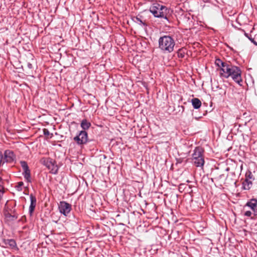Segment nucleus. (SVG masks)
Returning <instances> with one entry per match:
<instances>
[{"mask_svg":"<svg viewBox=\"0 0 257 257\" xmlns=\"http://www.w3.org/2000/svg\"><path fill=\"white\" fill-rule=\"evenodd\" d=\"M215 64L216 66L220 68V72H222V69L224 68L227 65L228 63L223 62L220 59H216Z\"/></svg>","mask_w":257,"mask_h":257,"instance_id":"obj_16","label":"nucleus"},{"mask_svg":"<svg viewBox=\"0 0 257 257\" xmlns=\"http://www.w3.org/2000/svg\"><path fill=\"white\" fill-rule=\"evenodd\" d=\"M252 182L250 180L245 179L242 183V189L248 190L252 186Z\"/></svg>","mask_w":257,"mask_h":257,"instance_id":"obj_17","label":"nucleus"},{"mask_svg":"<svg viewBox=\"0 0 257 257\" xmlns=\"http://www.w3.org/2000/svg\"><path fill=\"white\" fill-rule=\"evenodd\" d=\"M27 67L30 70H31V69H32L33 68V65L31 63H30V62H28L27 63Z\"/></svg>","mask_w":257,"mask_h":257,"instance_id":"obj_27","label":"nucleus"},{"mask_svg":"<svg viewBox=\"0 0 257 257\" xmlns=\"http://www.w3.org/2000/svg\"><path fill=\"white\" fill-rule=\"evenodd\" d=\"M241 74V71L239 67L229 63H228L224 69L222 68V72L220 73L221 77L225 78L231 77L235 82L240 85H241V83L242 82Z\"/></svg>","mask_w":257,"mask_h":257,"instance_id":"obj_1","label":"nucleus"},{"mask_svg":"<svg viewBox=\"0 0 257 257\" xmlns=\"http://www.w3.org/2000/svg\"><path fill=\"white\" fill-rule=\"evenodd\" d=\"M150 11L155 17L164 18L169 21L170 10L165 6L154 3L150 7Z\"/></svg>","mask_w":257,"mask_h":257,"instance_id":"obj_2","label":"nucleus"},{"mask_svg":"<svg viewBox=\"0 0 257 257\" xmlns=\"http://www.w3.org/2000/svg\"><path fill=\"white\" fill-rule=\"evenodd\" d=\"M183 184H180V186H179V189H182V188H181V186H182Z\"/></svg>","mask_w":257,"mask_h":257,"instance_id":"obj_29","label":"nucleus"},{"mask_svg":"<svg viewBox=\"0 0 257 257\" xmlns=\"http://www.w3.org/2000/svg\"><path fill=\"white\" fill-rule=\"evenodd\" d=\"M74 141L81 149L83 148L84 145L88 142V136L87 133L85 131H81L79 134L73 138Z\"/></svg>","mask_w":257,"mask_h":257,"instance_id":"obj_6","label":"nucleus"},{"mask_svg":"<svg viewBox=\"0 0 257 257\" xmlns=\"http://www.w3.org/2000/svg\"><path fill=\"white\" fill-rule=\"evenodd\" d=\"M31 204L29 207V213L32 215L36 206L37 199L36 197L32 194L30 195Z\"/></svg>","mask_w":257,"mask_h":257,"instance_id":"obj_11","label":"nucleus"},{"mask_svg":"<svg viewBox=\"0 0 257 257\" xmlns=\"http://www.w3.org/2000/svg\"><path fill=\"white\" fill-rule=\"evenodd\" d=\"M43 132L44 135L45 136H48L50 134L49 131L46 128L43 130Z\"/></svg>","mask_w":257,"mask_h":257,"instance_id":"obj_26","label":"nucleus"},{"mask_svg":"<svg viewBox=\"0 0 257 257\" xmlns=\"http://www.w3.org/2000/svg\"><path fill=\"white\" fill-rule=\"evenodd\" d=\"M250 208L254 216H257V199L252 198L248 200L245 205Z\"/></svg>","mask_w":257,"mask_h":257,"instance_id":"obj_10","label":"nucleus"},{"mask_svg":"<svg viewBox=\"0 0 257 257\" xmlns=\"http://www.w3.org/2000/svg\"><path fill=\"white\" fill-rule=\"evenodd\" d=\"M20 163L23 170L22 174L25 180L28 183H31L32 182L31 171L27 163L25 161H21Z\"/></svg>","mask_w":257,"mask_h":257,"instance_id":"obj_7","label":"nucleus"},{"mask_svg":"<svg viewBox=\"0 0 257 257\" xmlns=\"http://www.w3.org/2000/svg\"><path fill=\"white\" fill-rule=\"evenodd\" d=\"M80 126L83 129L82 131H86V130H88L91 126V123L86 119H84L81 121Z\"/></svg>","mask_w":257,"mask_h":257,"instance_id":"obj_15","label":"nucleus"},{"mask_svg":"<svg viewBox=\"0 0 257 257\" xmlns=\"http://www.w3.org/2000/svg\"><path fill=\"white\" fill-rule=\"evenodd\" d=\"M245 179H247L249 180H251V179L254 180L253 176L252 174V173L250 171H248L247 172H246V173L245 174Z\"/></svg>","mask_w":257,"mask_h":257,"instance_id":"obj_21","label":"nucleus"},{"mask_svg":"<svg viewBox=\"0 0 257 257\" xmlns=\"http://www.w3.org/2000/svg\"><path fill=\"white\" fill-rule=\"evenodd\" d=\"M132 20L135 23H138L140 25L143 26L145 27H147L148 25L146 23V21L144 19L143 16L139 15L136 17H134Z\"/></svg>","mask_w":257,"mask_h":257,"instance_id":"obj_12","label":"nucleus"},{"mask_svg":"<svg viewBox=\"0 0 257 257\" xmlns=\"http://www.w3.org/2000/svg\"><path fill=\"white\" fill-rule=\"evenodd\" d=\"M204 150L200 147H197L195 148L192 154V162L196 167L203 168L204 163Z\"/></svg>","mask_w":257,"mask_h":257,"instance_id":"obj_4","label":"nucleus"},{"mask_svg":"<svg viewBox=\"0 0 257 257\" xmlns=\"http://www.w3.org/2000/svg\"><path fill=\"white\" fill-rule=\"evenodd\" d=\"M159 48L164 53H171L175 45L174 39L169 35L161 37L158 41Z\"/></svg>","mask_w":257,"mask_h":257,"instance_id":"obj_3","label":"nucleus"},{"mask_svg":"<svg viewBox=\"0 0 257 257\" xmlns=\"http://www.w3.org/2000/svg\"><path fill=\"white\" fill-rule=\"evenodd\" d=\"M58 209L61 214L67 216L72 209L71 205L64 201H60L58 205Z\"/></svg>","mask_w":257,"mask_h":257,"instance_id":"obj_8","label":"nucleus"},{"mask_svg":"<svg viewBox=\"0 0 257 257\" xmlns=\"http://www.w3.org/2000/svg\"><path fill=\"white\" fill-rule=\"evenodd\" d=\"M178 111L180 112L181 113H182L184 111V107L182 105H179L178 106Z\"/></svg>","mask_w":257,"mask_h":257,"instance_id":"obj_25","label":"nucleus"},{"mask_svg":"<svg viewBox=\"0 0 257 257\" xmlns=\"http://www.w3.org/2000/svg\"><path fill=\"white\" fill-rule=\"evenodd\" d=\"M24 185V183L22 181L18 183L16 188L18 190L21 191L22 190V187Z\"/></svg>","mask_w":257,"mask_h":257,"instance_id":"obj_23","label":"nucleus"},{"mask_svg":"<svg viewBox=\"0 0 257 257\" xmlns=\"http://www.w3.org/2000/svg\"><path fill=\"white\" fill-rule=\"evenodd\" d=\"M183 184H180V186H179V189H182V188H181V186H182Z\"/></svg>","mask_w":257,"mask_h":257,"instance_id":"obj_30","label":"nucleus"},{"mask_svg":"<svg viewBox=\"0 0 257 257\" xmlns=\"http://www.w3.org/2000/svg\"><path fill=\"white\" fill-rule=\"evenodd\" d=\"M244 35H245V36L246 37H247L248 39V37H250V36H249V35H248L247 33H245V32L244 33Z\"/></svg>","mask_w":257,"mask_h":257,"instance_id":"obj_28","label":"nucleus"},{"mask_svg":"<svg viewBox=\"0 0 257 257\" xmlns=\"http://www.w3.org/2000/svg\"><path fill=\"white\" fill-rule=\"evenodd\" d=\"M16 159V156L13 151L10 150H7L4 152V161L5 162L11 163H12Z\"/></svg>","mask_w":257,"mask_h":257,"instance_id":"obj_9","label":"nucleus"},{"mask_svg":"<svg viewBox=\"0 0 257 257\" xmlns=\"http://www.w3.org/2000/svg\"><path fill=\"white\" fill-rule=\"evenodd\" d=\"M253 215V212H252L250 211H246L244 212V215L247 217H250L251 219L254 218L255 216H252L251 215Z\"/></svg>","mask_w":257,"mask_h":257,"instance_id":"obj_22","label":"nucleus"},{"mask_svg":"<svg viewBox=\"0 0 257 257\" xmlns=\"http://www.w3.org/2000/svg\"><path fill=\"white\" fill-rule=\"evenodd\" d=\"M4 214L6 218L9 221H14L18 218V215L17 214H12L8 210H6Z\"/></svg>","mask_w":257,"mask_h":257,"instance_id":"obj_13","label":"nucleus"},{"mask_svg":"<svg viewBox=\"0 0 257 257\" xmlns=\"http://www.w3.org/2000/svg\"><path fill=\"white\" fill-rule=\"evenodd\" d=\"M41 162L50 170V173L53 174L58 173L59 167L55 160L49 157L43 158L41 160Z\"/></svg>","mask_w":257,"mask_h":257,"instance_id":"obj_5","label":"nucleus"},{"mask_svg":"<svg viewBox=\"0 0 257 257\" xmlns=\"http://www.w3.org/2000/svg\"><path fill=\"white\" fill-rule=\"evenodd\" d=\"M187 52V49L184 47L179 49L177 52L178 58H184Z\"/></svg>","mask_w":257,"mask_h":257,"instance_id":"obj_18","label":"nucleus"},{"mask_svg":"<svg viewBox=\"0 0 257 257\" xmlns=\"http://www.w3.org/2000/svg\"><path fill=\"white\" fill-rule=\"evenodd\" d=\"M192 106L194 109H198L201 106V101L198 98H193L191 101Z\"/></svg>","mask_w":257,"mask_h":257,"instance_id":"obj_14","label":"nucleus"},{"mask_svg":"<svg viewBox=\"0 0 257 257\" xmlns=\"http://www.w3.org/2000/svg\"><path fill=\"white\" fill-rule=\"evenodd\" d=\"M6 244L9 245L12 248H14L17 246L16 242L14 239H10L5 240Z\"/></svg>","mask_w":257,"mask_h":257,"instance_id":"obj_19","label":"nucleus"},{"mask_svg":"<svg viewBox=\"0 0 257 257\" xmlns=\"http://www.w3.org/2000/svg\"><path fill=\"white\" fill-rule=\"evenodd\" d=\"M5 192L4 187L3 186V179L0 177V201L2 199L4 193Z\"/></svg>","mask_w":257,"mask_h":257,"instance_id":"obj_20","label":"nucleus"},{"mask_svg":"<svg viewBox=\"0 0 257 257\" xmlns=\"http://www.w3.org/2000/svg\"><path fill=\"white\" fill-rule=\"evenodd\" d=\"M248 39L253 44H254L255 46H257V42L256 41H255L254 40V38H252L251 36H250V37H248Z\"/></svg>","mask_w":257,"mask_h":257,"instance_id":"obj_24","label":"nucleus"}]
</instances>
